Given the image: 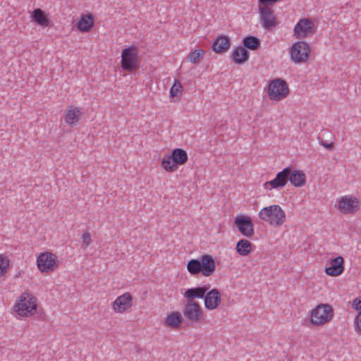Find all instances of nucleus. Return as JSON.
Instances as JSON below:
<instances>
[{
  "label": "nucleus",
  "instance_id": "4be33fe9",
  "mask_svg": "<svg viewBox=\"0 0 361 361\" xmlns=\"http://www.w3.org/2000/svg\"><path fill=\"white\" fill-rule=\"evenodd\" d=\"M230 45L231 42L228 37L221 35L215 39L212 45V49L216 53H222L226 51Z\"/></svg>",
  "mask_w": 361,
  "mask_h": 361
},
{
  "label": "nucleus",
  "instance_id": "2f4dec72",
  "mask_svg": "<svg viewBox=\"0 0 361 361\" xmlns=\"http://www.w3.org/2000/svg\"><path fill=\"white\" fill-rule=\"evenodd\" d=\"M8 262L0 255V276H2L6 271Z\"/></svg>",
  "mask_w": 361,
  "mask_h": 361
},
{
  "label": "nucleus",
  "instance_id": "7c9ffc66",
  "mask_svg": "<svg viewBox=\"0 0 361 361\" xmlns=\"http://www.w3.org/2000/svg\"><path fill=\"white\" fill-rule=\"evenodd\" d=\"M82 245L85 248H87L92 243L91 234L88 232L85 233L82 237Z\"/></svg>",
  "mask_w": 361,
  "mask_h": 361
},
{
  "label": "nucleus",
  "instance_id": "f03ea898",
  "mask_svg": "<svg viewBox=\"0 0 361 361\" xmlns=\"http://www.w3.org/2000/svg\"><path fill=\"white\" fill-rule=\"evenodd\" d=\"M261 220L273 226H280L286 221V214L279 205L273 204L262 208L259 212Z\"/></svg>",
  "mask_w": 361,
  "mask_h": 361
},
{
  "label": "nucleus",
  "instance_id": "bb28decb",
  "mask_svg": "<svg viewBox=\"0 0 361 361\" xmlns=\"http://www.w3.org/2000/svg\"><path fill=\"white\" fill-rule=\"evenodd\" d=\"M243 47L246 49L257 50L261 44L260 40L255 36H247L243 41Z\"/></svg>",
  "mask_w": 361,
  "mask_h": 361
},
{
  "label": "nucleus",
  "instance_id": "f3484780",
  "mask_svg": "<svg viewBox=\"0 0 361 361\" xmlns=\"http://www.w3.org/2000/svg\"><path fill=\"white\" fill-rule=\"evenodd\" d=\"M133 297L130 293H125L118 296L113 302V308L116 312H123L132 306Z\"/></svg>",
  "mask_w": 361,
  "mask_h": 361
},
{
  "label": "nucleus",
  "instance_id": "f704fd0d",
  "mask_svg": "<svg viewBox=\"0 0 361 361\" xmlns=\"http://www.w3.org/2000/svg\"><path fill=\"white\" fill-rule=\"evenodd\" d=\"M355 324L358 331H361V311L359 312L355 318Z\"/></svg>",
  "mask_w": 361,
  "mask_h": 361
},
{
  "label": "nucleus",
  "instance_id": "c9c22d12",
  "mask_svg": "<svg viewBox=\"0 0 361 361\" xmlns=\"http://www.w3.org/2000/svg\"><path fill=\"white\" fill-rule=\"evenodd\" d=\"M320 144L324 148L328 149H332L334 148V142L327 143L326 142H325L324 140H321Z\"/></svg>",
  "mask_w": 361,
  "mask_h": 361
},
{
  "label": "nucleus",
  "instance_id": "39448f33",
  "mask_svg": "<svg viewBox=\"0 0 361 361\" xmlns=\"http://www.w3.org/2000/svg\"><path fill=\"white\" fill-rule=\"evenodd\" d=\"M15 311L22 317L33 314L37 310L36 298L28 293H23L14 306Z\"/></svg>",
  "mask_w": 361,
  "mask_h": 361
},
{
  "label": "nucleus",
  "instance_id": "cd10ccee",
  "mask_svg": "<svg viewBox=\"0 0 361 361\" xmlns=\"http://www.w3.org/2000/svg\"><path fill=\"white\" fill-rule=\"evenodd\" d=\"M168 325L172 328H176L181 322V314L179 312H174L168 315L166 318Z\"/></svg>",
  "mask_w": 361,
  "mask_h": 361
},
{
  "label": "nucleus",
  "instance_id": "a211bd4d",
  "mask_svg": "<svg viewBox=\"0 0 361 361\" xmlns=\"http://www.w3.org/2000/svg\"><path fill=\"white\" fill-rule=\"evenodd\" d=\"M344 271V259L338 256L330 261V266L325 269V273L331 276L341 275Z\"/></svg>",
  "mask_w": 361,
  "mask_h": 361
},
{
  "label": "nucleus",
  "instance_id": "72a5a7b5",
  "mask_svg": "<svg viewBox=\"0 0 361 361\" xmlns=\"http://www.w3.org/2000/svg\"><path fill=\"white\" fill-rule=\"evenodd\" d=\"M353 307L356 310H360V312L361 311V298H356L353 301Z\"/></svg>",
  "mask_w": 361,
  "mask_h": 361
},
{
  "label": "nucleus",
  "instance_id": "c85d7f7f",
  "mask_svg": "<svg viewBox=\"0 0 361 361\" xmlns=\"http://www.w3.org/2000/svg\"><path fill=\"white\" fill-rule=\"evenodd\" d=\"M205 54V51L203 49H197L192 51L188 56V59L190 61L193 63L197 64L199 63L200 59H202Z\"/></svg>",
  "mask_w": 361,
  "mask_h": 361
},
{
  "label": "nucleus",
  "instance_id": "aec40b11",
  "mask_svg": "<svg viewBox=\"0 0 361 361\" xmlns=\"http://www.w3.org/2000/svg\"><path fill=\"white\" fill-rule=\"evenodd\" d=\"M207 290L208 288L207 286L191 288L187 289L183 295L188 301H194L195 298H204Z\"/></svg>",
  "mask_w": 361,
  "mask_h": 361
},
{
  "label": "nucleus",
  "instance_id": "9b49d317",
  "mask_svg": "<svg viewBox=\"0 0 361 361\" xmlns=\"http://www.w3.org/2000/svg\"><path fill=\"white\" fill-rule=\"evenodd\" d=\"M184 316L192 322H199L203 318L202 308L197 302L188 301L183 310Z\"/></svg>",
  "mask_w": 361,
  "mask_h": 361
},
{
  "label": "nucleus",
  "instance_id": "dca6fc26",
  "mask_svg": "<svg viewBox=\"0 0 361 361\" xmlns=\"http://www.w3.org/2000/svg\"><path fill=\"white\" fill-rule=\"evenodd\" d=\"M204 306L208 310L216 309L221 302V293L217 288L207 291L204 297Z\"/></svg>",
  "mask_w": 361,
  "mask_h": 361
},
{
  "label": "nucleus",
  "instance_id": "ddd939ff",
  "mask_svg": "<svg viewBox=\"0 0 361 361\" xmlns=\"http://www.w3.org/2000/svg\"><path fill=\"white\" fill-rule=\"evenodd\" d=\"M234 224L243 235L250 238L254 235V224L251 218L240 215L235 218Z\"/></svg>",
  "mask_w": 361,
  "mask_h": 361
},
{
  "label": "nucleus",
  "instance_id": "1a4fd4ad",
  "mask_svg": "<svg viewBox=\"0 0 361 361\" xmlns=\"http://www.w3.org/2000/svg\"><path fill=\"white\" fill-rule=\"evenodd\" d=\"M259 10L262 27L268 30L273 29L277 23L274 11L267 6H259Z\"/></svg>",
  "mask_w": 361,
  "mask_h": 361
},
{
  "label": "nucleus",
  "instance_id": "6ab92c4d",
  "mask_svg": "<svg viewBox=\"0 0 361 361\" xmlns=\"http://www.w3.org/2000/svg\"><path fill=\"white\" fill-rule=\"evenodd\" d=\"M288 173V180L295 187H301L305 184L306 176L302 171L298 170L293 171L291 168L289 167Z\"/></svg>",
  "mask_w": 361,
  "mask_h": 361
},
{
  "label": "nucleus",
  "instance_id": "5701e85b",
  "mask_svg": "<svg viewBox=\"0 0 361 361\" xmlns=\"http://www.w3.org/2000/svg\"><path fill=\"white\" fill-rule=\"evenodd\" d=\"M232 59L236 63L241 64L248 60L249 53L244 47H238L233 51Z\"/></svg>",
  "mask_w": 361,
  "mask_h": 361
},
{
  "label": "nucleus",
  "instance_id": "a878e982",
  "mask_svg": "<svg viewBox=\"0 0 361 361\" xmlns=\"http://www.w3.org/2000/svg\"><path fill=\"white\" fill-rule=\"evenodd\" d=\"M252 244L245 239L240 240L236 245L237 252L241 256L247 255L252 250Z\"/></svg>",
  "mask_w": 361,
  "mask_h": 361
},
{
  "label": "nucleus",
  "instance_id": "9d476101",
  "mask_svg": "<svg viewBox=\"0 0 361 361\" xmlns=\"http://www.w3.org/2000/svg\"><path fill=\"white\" fill-rule=\"evenodd\" d=\"M56 255L51 252L41 253L37 259V265L41 272H51L56 266Z\"/></svg>",
  "mask_w": 361,
  "mask_h": 361
},
{
  "label": "nucleus",
  "instance_id": "423d86ee",
  "mask_svg": "<svg viewBox=\"0 0 361 361\" xmlns=\"http://www.w3.org/2000/svg\"><path fill=\"white\" fill-rule=\"evenodd\" d=\"M267 94L273 101H281L289 94L288 83L281 78H276L270 81Z\"/></svg>",
  "mask_w": 361,
  "mask_h": 361
},
{
  "label": "nucleus",
  "instance_id": "393cba45",
  "mask_svg": "<svg viewBox=\"0 0 361 361\" xmlns=\"http://www.w3.org/2000/svg\"><path fill=\"white\" fill-rule=\"evenodd\" d=\"M82 113L78 108L68 109L65 115V121L70 126H73L78 123Z\"/></svg>",
  "mask_w": 361,
  "mask_h": 361
},
{
  "label": "nucleus",
  "instance_id": "473e14b6",
  "mask_svg": "<svg viewBox=\"0 0 361 361\" xmlns=\"http://www.w3.org/2000/svg\"><path fill=\"white\" fill-rule=\"evenodd\" d=\"M259 6H267L270 7V6H273L275 3L279 1V0H258Z\"/></svg>",
  "mask_w": 361,
  "mask_h": 361
},
{
  "label": "nucleus",
  "instance_id": "f8f14e48",
  "mask_svg": "<svg viewBox=\"0 0 361 361\" xmlns=\"http://www.w3.org/2000/svg\"><path fill=\"white\" fill-rule=\"evenodd\" d=\"M314 32V23L309 18L300 19L294 27V35L298 39L307 37Z\"/></svg>",
  "mask_w": 361,
  "mask_h": 361
},
{
  "label": "nucleus",
  "instance_id": "7ed1b4c3",
  "mask_svg": "<svg viewBox=\"0 0 361 361\" xmlns=\"http://www.w3.org/2000/svg\"><path fill=\"white\" fill-rule=\"evenodd\" d=\"M188 161L187 152L181 149H174L171 155H166L161 161L162 167L167 171L173 172L178 166L185 164Z\"/></svg>",
  "mask_w": 361,
  "mask_h": 361
},
{
  "label": "nucleus",
  "instance_id": "6e6552de",
  "mask_svg": "<svg viewBox=\"0 0 361 361\" xmlns=\"http://www.w3.org/2000/svg\"><path fill=\"white\" fill-rule=\"evenodd\" d=\"M310 49L305 41L295 42L290 49V58L296 63L306 62L310 56Z\"/></svg>",
  "mask_w": 361,
  "mask_h": 361
},
{
  "label": "nucleus",
  "instance_id": "b1692460",
  "mask_svg": "<svg viewBox=\"0 0 361 361\" xmlns=\"http://www.w3.org/2000/svg\"><path fill=\"white\" fill-rule=\"evenodd\" d=\"M94 25L93 17L92 14L82 16L77 23L78 29L84 32H89Z\"/></svg>",
  "mask_w": 361,
  "mask_h": 361
},
{
  "label": "nucleus",
  "instance_id": "412c9836",
  "mask_svg": "<svg viewBox=\"0 0 361 361\" xmlns=\"http://www.w3.org/2000/svg\"><path fill=\"white\" fill-rule=\"evenodd\" d=\"M32 20L42 27L49 25L50 20L46 13L41 8H35L31 15Z\"/></svg>",
  "mask_w": 361,
  "mask_h": 361
},
{
  "label": "nucleus",
  "instance_id": "20e7f679",
  "mask_svg": "<svg viewBox=\"0 0 361 361\" xmlns=\"http://www.w3.org/2000/svg\"><path fill=\"white\" fill-rule=\"evenodd\" d=\"M139 63L138 51L135 46L133 45L122 50L121 64L124 71H136L140 66Z\"/></svg>",
  "mask_w": 361,
  "mask_h": 361
},
{
  "label": "nucleus",
  "instance_id": "4468645a",
  "mask_svg": "<svg viewBox=\"0 0 361 361\" xmlns=\"http://www.w3.org/2000/svg\"><path fill=\"white\" fill-rule=\"evenodd\" d=\"M288 171L289 167H286L281 171L277 173L274 179L270 181H267L264 184V189L271 190V189H277L284 187L288 181Z\"/></svg>",
  "mask_w": 361,
  "mask_h": 361
},
{
  "label": "nucleus",
  "instance_id": "2eb2a0df",
  "mask_svg": "<svg viewBox=\"0 0 361 361\" xmlns=\"http://www.w3.org/2000/svg\"><path fill=\"white\" fill-rule=\"evenodd\" d=\"M339 210L343 214H352L358 210V201L352 196H344L338 203Z\"/></svg>",
  "mask_w": 361,
  "mask_h": 361
},
{
  "label": "nucleus",
  "instance_id": "c756f323",
  "mask_svg": "<svg viewBox=\"0 0 361 361\" xmlns=\"http://www.w3.org/2000/svg\"><path fill=\"white\" fill-rule=\"evenodd\" d=\"M183 91V86L181 83L177 80H175L173 85L171 87L170 90V97H175L180 96Z\"/></svg>",
  "mask_w": 361,
  "mask_h": 361
},
{
  "label": "nucleus",
  "instance_id": "0eeeda50",
  "mask_svg": "<svg viewBox=\"0 0 361 361\" xmlns=\"http://www.w3.org/2000/svg\"><path fill=\"white\" fill-rule=\"evenodd\" d=\"M334 316V310L328 304H321L316 307L311 314V322L315 325L329 322Z\"/></svg>",
  "mask_w": 361,
  "mask_h": 361
},
{
  "label": "nucleus",
  "instance_id": "f257e3e1",
  "mask_svg": "<svg viewBox=\"0 0 361 361\" xmlns=\"http://www.w3.org/2000/svg\"><path fill=\"white\" fill-rule=\"evenodd\" d=\"M187 269L193 276L202 273L205 276H210L215 271L216 264L213 257L205 254L201 256L200 259H190L187 264Z\"/></svg>",
  "mask_w": 361,
  "mask_h": 361
}]
</instances>
